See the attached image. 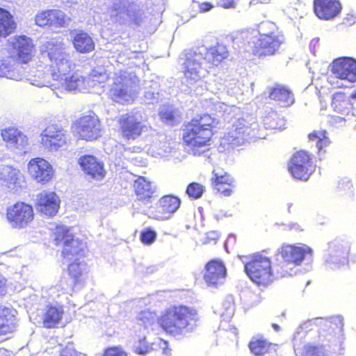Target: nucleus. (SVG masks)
Masks as SVG:
<instances>
[{
  "mask_svg": "<svg viewBox=\"0 0 356 356\" xmlns=\"http://www.w3.org/2000/svg\"><path fill=\"white\" fill-rule=\"evenodd\" d=\"M17 311L12 306L0 303V342L10 339L19 327Z\"/></svg>",
  "mask_w": 356,
  "mask_h": 356,
  "instance_id": "nucleus-17",
  "label": "nucleus"
},
{
  "mask_svg": "<svg viewBox=\"0 0 356 356\" xmlns=\"http://www.w3.org/2000/svg\"><path fill=\"white\" fill-rule=\"evenodd\" d=\"M111 10L115 12L113 18L115 23L123 25L127 22L126 18L123 16L125 13L128 17L129 26H138L141 24L143 19V13L141 10L134 8H127L120 3L113 4Z\"/></svg>",
  "mask_w": 356,
  "mask_h": 356,
  "instance_id": "nucleus-24",
  "label": "nucleus"
},
{
  "mask_svg": "<svg viewBox=\"0 0 356 356\" xmlns=\"http://www.w3.org/2000/svg\"><path fill=\"white\" fill-rule=\"evenodd\" d=\"M272 327L277 332L280 331V326L276 323H273Z\"/></svg>",
  "mask_w": 356,
  "mask_h": 356,
  "instance_id": "nucleus-51",
  "label": "nucleus"
},
{
  "mask_svg": "<svg viewBox=\"0 0 356 356\" xmlns=\"http://www.w3.org/2000/svg\"><path fill=\"white\" fill-rule=\"evenodd\" d=\"M1 137L8 146L25 152L29 146L27 136L17 128L10 127L1 130Z\"/></svg>",
  "mask_w": 356,
  "mask_h": 356,
  "instance_id": "nucleus-27",
  "label": "nucleus"
},
{
  "mask_svg": "<svg viewBox=\"0 0 356 356\" xmlns=\"http://www.w3.org/2000/svg\"><path fill=\"white\" fill-rule=\"evenodd\" d=\"M302 356H327L322 345L307 344L304 347Z\"/></svg>",
  "mask_w": 356,
  "mask_h": 356,
  "instance_id": "nucleus-41",
  "label": "nucleus"
},
{
  "mask_svg": "<svg viewBox=\"0 0 356 356\" xmlns=\"http://www.w3.org/2000/svg\"><path fill=\"white\" fill-rule=\"evenodd\" d=\"M213 7V5L210 2H202L198 6L199 11L200 13H205L209 11Z\"/></svg>",
  "mask_w": 356,
  "mask_h": 356,
  "instance_id": "nucleus-47",
  "label": "nucleus"
},
{
  "mask_svg": "<svg viewBox=\"0 0 356 356\" xmlns=\"http://www.w3.org/2000/svg\"><path fill=\"white\" fill-rule=\"evenodd\" d=\"M198 313L195 308L175 305L164 310L157 318L160 327L168 335H185L197 327Z\"/></svg>",
  "mask_w": 356,
  "mask_h": 356,
  "instance_id": "nucleus-5",
  "label": "nucleus"
},
{
  "mask_svg": "<svg viewBox=\"0 0 356 356\" xmlns=\"http://www.w3.org/2000/svg\"><path fill=\"white\" fill-rule=\"evenodd\" d=\"M216 6L225 9L235 8L236 0H218Z\"/></svg>",
  "mask_w": 356,
  "mask_h": 356,
  "instance_id": "nucleus-46",
  "label": "nucleus"
},
{
  "mask_svg": "<svg viewBox=\"0 0 356 356\" xmlns=\"http://www.w3.org/2000/svg\"><path fill=\"white\" fill-rule=\"evenodd\" d=\"M74 133L80 140L91 142L102 136V123L97 115L90 111L80 115L72 123Z\"/></svg>",
  "mask_w": 356,
  "mask_h": 356,
  "instance_id": "nucleus-8",
  "label": "nucleus"
},
{
  "mask_svg": "<svg viewBox=\"0 0 356 356\" xmlns=\"http://www.w3.org/2000/svg\"><path fill=\"white\" fill-rule=\"evenodd\" d=\"M332 74L339 79L350 83L356 82V60L351 57H339L330 65Z\"/></svg>",
  "mask_w": 356,
  "mask_h": 356,
  "instance_id": "nucleus-19",
  "label": "nucleus"
},
{
  "mask_svg": "<svg viewBox=\"0 0 356 356\" xmlns=\"http://www.w3.org/2000/svg\"><path fill=\"white\" fill-rule=\"evenodd\" d=\"M313 10L318 19L329 21L341 13L342 6L339 0H314Z\"/></svg>",
  "mask_w": 356,
  "mask_h": 356,
  "instance_id": "nucleus-23",
  "label": "nucleus"
},
{
  "mask_svg": "<svg viewBox=\"0 0 356 356\" xmlns=\"http://www.w3.org/2000/svg\"><path fill=\"white\" fill-rule=\"evenodd\" d=\"M54 235L55 244L63 245V257L67 259L75 258V261L70 263L67 269L68 275L72 280L70 287L74 291L84 284L86 264L83 261L78 262L77 261L85 257L86 246L81 240L74 238L69 229L63 226L56 227Z\"/></svg>",
  "mask_w": 356,
  "mask_h": 356,
  "instance_id": "nucleus-3",
  "label": "nucleus"
},
{
  "mask_svg": "<svg viewBox=\"0 0 356 356\" xmlns=\"http://www.w3.org/2000/svg\"><path fill=\"white\" fill-rule=\"evenodd\" d=\"M63 307L58 305H47L44 308L42 317V323L47 329L55 328L63 319Z\"/></svg>",
  "mask_w": 356,
  "mask_h": 356,
  "instance_id": "nucleus-29",
  "label": "nucleus"
},
{
  "mask_svg": "<svg viewBox=\"0 0 356 356\" xmlns=\"http://www.w3.org/2000/svg\"><path fill=\"white\" fill-rule=\"evenodd\" d=\"M60 356H81V354L77 352L72 346H66L61 350Z\"/></svg>",
  "mask_w": 356,
  "mask_h": 356,
  "instance_id": "nucleus-45",
  "label": "nucleus"
},
{
  "mask_svg": "<svg viewBox=\"0 0 356 356\" xmlns=\"http://www.w3.org/2000/svg\"><path fill=\"white\" fill-rule=\"evenodd\" d=\"M352 106L348 97L344 92H337L333 95L332 106L336 112L348 115L352 109Z\"/></svg>",
  "mask_w": 356,
  "mask_h": 356,
  "instance_id": "nucleus-34",
  "label": "nucleus"
},
{
  "mask_svg": "<svg viewBox=\"0 0 356 356\" xmlns=\"http://www.w3.org/2000/svg\"><path fill=\"white\" fill-rule=\"evenodd\" d=\"M152 350L151 344L146 340L145 337L138 339L134 346V352L138 355H145Z\"/></svg>",
  "mask_w": 356,
  "mask_h": 356,
  "instance_id": "nucleus-43",
  "label": "nucleus"
},
{
  "mask_svg": "<svg viewBox=\"0 0 356 356\" xmlns=\"http://www.w3.org/2000/svg\"><path fill=\"white\" fill-rule=\"evenodd\" d=\"M159 117L165 124L174 126L178 122L179 115L177 112L171 107H165L159 112Z\"/></svg>",
  "mask_w": 356,
  "mask_h": 356,
  "instance_id": "nucleus-37",
  "label": "nucleus"
},
{
  "mask_svg": "<svg viewBox=\"0 0 356 356\" xmlns=\"http://www.w3.org/2000/svg\"><path fill=\"white\" fill-rule=\"evenodd\" d=\"M276 346L263 336L252 337L248 343L250 352L255 356H264L272 351L276 352Z\"/></svg>",
  "mask_w": 356,
  "mask_h": 356,
  "instance_id": "nucleus-31",
  "label": "nucleus"
},
{
  "mask_svg": "<svg viewBox=\"0 0 356 356\" xmlns=\"http://www.w3.org/2000/svg\"><path fill=\"white\" fill-rule=\"evenodd\" d=\"M67 47L63 38L58 37L46 41L40 46V55L47 58L51 76L58 81L60 86L67 91H79L83 88L86 78L77 72L70 73L76 67L75 63L67 51Z\"/></svg>",
  "mask_w": 356,
  "mask_h": 356,
  "instance_id": "nucleus-1",
  "label": "nucleus"
},
{
  "mask_svg": "<svg viewBox=\"0 0 356 356\" xmlns=\"http://www.w3.org/2000/svg\"><path fill=\"white\" fill-rule=\"evenodd\" d=\"M229 56L227 47L216 43L206 49L204 54L193 51L186 54L183 74L191 81H197L205 77L209 70L218 67Z\"/></svg>",
  "mask_w": 356,
  "mask_h": 356,
  "instance_id": "nucleus-4",
  "label": "nucleus"
},
{
  "mask_svg": "<svg viewBox=\"0 0 356 356\" xmlns=\"http://www.w3.org/2000/svg\"><path fill=\"white\" fill-rule=\"evenodd\" d=\"M28 172L38 183L45 184L51 181L54 175L52 165L44 159H31L28 163Z\"/></svg>",
  "mask_w": 356,
  "mask_h": 356,
  "instance_id": "nucleus-21",
  "label": "nucleus"
},
{
  "mask_svg": "<svg viewBox=\"0 0 356 356\" xmlns=\"http://www.w3.org/2000/svg\"><path fill=\"white\" fill-rule=\"evenodd\" d=\"M70 22V17L59 9L53 8L42 10L35 16V24L42 28H64L67 26Z\"/></svg>",
  "mask_w": 356,
  "mask_h": 356,
  "instance_id": "nucleus-18",
  "label": "nucleus"
},
{
  "mask_svg": "<svg viewBox=\"0 0 356 356\" xmlns=\"http://www.w3.org/2000/svg\"><path fill=\"white\" fill-rule=\"evenodd\" d=\"M204 186L197 182L190 183L186 189V193L192 199H198L204 193Z\"/></svg>",
  "mask_w": 356,
  "mask_h": 356,
  "instance_id": "nucleus-40",
  "label": "nucleus"
},
{
  "mask_svg": "<svg viewBox=\"0 0 356 356\" xmlns=\"http://www.w3.org/2000/svg\"><path fill=\"white\" fill-rule=\"evenodd\" d=\"M132 186L138 201L148 202L155 196V188L152 186V181L144 176H138Z\"/></svg>",
  "mask_w": 356,
  "mask_h": 356,
  "instance_id": "nucleus-28",
  "label": "nucleus"
},
{
  "mask_svg": "<svg viewBox=\"0 0 356 356\" xmlns=\"http://www.w3.org/2000/svg\"><path fill=\"white\" fill-rule=\"evenodd\" d=\"M35 213L32 205L22 201L7 207L6 218L13 229H22L29 227L34 220Z\"/></svg>",
  "mask_w": 356,
  "mask_h": 356,
  "instance_id": "nucleus-10",
  "label": "nucleus"
},
{
  "mask_svg": "<svg viewBox=\"0 0 356 356\" xmlns=\"http://www.w3.org/2000/svg\"><path fill=\"white\" fill-rule=\"evenodd\" d=\"M284 42L283 35L278 31L260 35L252 47V54L258 58L275 55Z\"/></svg>",
  "mask_w": 356,
  "mask_h": 356,
  "instance_id": "nucleus-14",
  "label": "nucleus"
},
{
  "mask_svg": "<svg viewBox=\"0 0 356 356\" xmlns=\"http://www.w3.org/2000/svg\"><path fill=\"white\" fill-rule=\"evenodd\" d=\"M250 124L244 118H238L221 138L220 145L225 149L242 145L250 138Z\"/></svg>",
  "mask_w": 356,
  "mask_h": 356,
  "instance_id": "nucleus-13",
  "label": "nucleus"
},
{
  "mask_svg": "<svg viewBox=\"0 0 356 356\" xmlns=\"http://www.w3.org/2000/svg\"><path fill=\"white\" fill-rule=\"evenodd\" d=\"M268 97L270 99L278 102L284 106H291L295 102L291 90L280 84H276L270 89Z\"/></svg>",
  "mask_w": 356,
  "mask_h": 356,
  "instance_id": "nucleus-32",
  "label": "nucleus"
},
{
  "mask_svg": "<svg viewBox=\"0 0 356 356\" xmlns=\"http://www.w3.org/2000/svg\"><path fill=\"white\" fill-rule=\"evenodd\" d=\"M60 200L54 192L42 191L37 195L35 207L40 215L51 217L60 208Z\"/></svg>",
  "mask_w": 356,
  "mask_h": 356,
  "instance_id": "nucleus-22",
  "label": "nucleus"
},
{
  "mask_svg": "<svg viewBox=\"0 0 356 356\" xmlns=\"http://www.w3.org/2000/svg\"><path fill=\"white\" fill-rule=\"evenodd\" d=\"M203 279L210 287H217L222 284L227 276V269L224 263L217 259H213L204 265Z\"/></svg>",
  "mask_w": 356,
  "mask_h": 356,
  "instance_id": "nucleus-20",
  "label": "nucleus"
},
{
  "mask_svg": "<svg viewBox=\"0 0 356 356\" xmlns=\"http://www.w3.org/2000/svg\"><path fill=\"white\" fill-rule=\"evenodd\" d=\"M219 122L211 114H197L186 121L181 128V143L194 156H200L210 149Z\"/></svg>",
  "mask_w": 356,
  "mask_h": 356,
  "instance_id": "nucleus-2",
  "label": "nucleus"
},
{
  "mask_svg": "<svg viewBox=\"0 0 356 356\" xmlns=\"http://www.w3.org/2000/svg\"><path fill=\"white\" fill-rule=\"evenodd\" d=\"M127 86L121 82H114L109 91L110 98L118 103H122L127 100L128 96Z\"/></svg>",
  "mask_w": 356,
  "mask_h": 356,
  "instance_id": "nucleus-35",
  "label": "nucleus"
},
{
  "mask_svg": "<svg viewBox=\"0 0 356 356\" xmlns=\"http://www.w3.org/2000/svg\"><path fill=\"white\" fill-rule=\"evenodd\" d=\"M117 131L121 138L126 141H134L139 138L147 130L142 118L133 112L120 115L116 118Z\"/></svg>",
  "mask_w": 356,
  "mask_h": 356,
  "instance_id": "nucleus-9",
  "label": "nucleus"
},
{
  "mask_svg": "<svg viewBox=\"0 0 356 356\" xmlns=\"http://www.w3.org/2000/svg\"><path fill=\"white\" fill-rule=\"evenodd\" d=\"M20 172L19 170L8 168L0 178L3 184L8 187L15 186L19 183Z\"/></svg>",
  "mask_w": 356,
  "mask_h": 356,
  "instance_id": "nucleus-38",
  "label": "nucleus"
},
{
  "mask_svg": "<svg viewBox=\"0 0 356 356\" xmlns=\"http://www.w3.org/2000/svg\"><path fill=\"white\" fill-rule=\"evenodd\" d=\"M181 199L173 194H165L158 199L152 208L154 219L168 220L179 209Z\"/></svg>",
  "mask_w": 356,
  "mask_h": 356,
  "instance_id": "nucleus-16",
  "label": "nucleus"
},
{
  "mask_svg": "<svg viewBox=\"0 0 356 356\" xmlns=\"http://www.w3.org/2000/svg\"><path fill=\"white\" fill-rule=\"evenodd\" d=\"M7 291L6 280L4 277H0V296L6 295Z\"/></svg>",
  "mask_w": 356,
  "mask_h": 356,
  "instance_id": "nucleus-48",
  "label": "nucleus"
},
{
  "mask_svg": "<svg viewBox=\"0 0 356 356\" xmlns=\"http://www.w3.org/2000/svg\"><path fill=\"white\" fill-rule=\"evenodd\" d=\"M346 121V119L344 117H340V116H332L330 122L332 124H337L339 122H344Z\"/></svg>",
  "mask_w": 356,
  "mask_h": 356,
  "instance_id": "nucleus-49",
  "label": "nucleus"
},
{
  "mask_svg": "<svg viewBox=\"0 0 356 356\" xmlns=\"http://www.w3.org/2000/svg\"><path fill=\"white\" fill-rule=\"evenodd\" d=\"M72 43L79 54H89L95 50V43L92 38L85 31H74Z\"/></svg>",
  "mask_w": 356,
  "mask_h": 356,
  "instance_id": "nucleus-30",
  "label": "nucleus"
},
{
  "mask_svg": "<svg viewBox=\"0 0 356 356\" xmlns=\"http://www.w3.org/2000/svg\"><path fill=\"white\" fill-rule=\"evenodd\" d=\"M312 254L313 250L307 245L298 246L283 243L276 252V256L281 259L279 264L281 276L291 275L294 268L301 265L307 257H312Z\"/></svg>",
  "mask_w": 356,
  "mask_h": 356,
  "instance_id": "nucleus-7",
  "label": "nucleus"
},
{
  "mask_svg": "<svg viewBox=\"0 0 356 356\" xmlns=\"http://www.w3.org/2000/svg\"><path fill=\"white\" fill-rule=\"evenodd\" d=\"M40 143L49 152L67 148L70 143L67 131L56 124L47 125L40 134Z\"/></svg>",
  "mask_w": 356,
  "mask_h": 356,
  "instance_id": "nucleus-11",
  "label": "nucleus"
},
{
  "mask_svg": "<svg viewBox=\"0 0 356 356\" xmlns=\"http://www.w3.org/2000/svg\"><path fill=\"white\" fill-rule=\"evenodd\" d=\"M312 164V154L308 151L299 149L291 155L287 168L294 179L307 181L313 172Z\"/></svg>",
  "mask_w": 356,
  "mask_h": 356,
  "instance_id": "nucleus-12",
  "label": "nucleus"
},
{
  "mask_svg": "<svg viewBox=\"0 0 356 356\" xmlns=\"http://www.w3.org/2000/svg\"><path fill=\"white\" fill-rule=\"evenodd\" d=\"M353 97L356 98V93L355 95H353Z\"/></svg>",
  "mask_w": 356,
  "mask_h": 356,
  "instance_id": "nucleus-52",
  "label": "nucleus"
},
{
  "mask_svg": "<svg viewBox=\"0 0 356 356\" xmlns=\"http://www.w3.org/2000/svg\"><path fill=\"white\" fill-rule=\"evenodd\" d=\"M156 317V314L154 312L144 310L140 312L137 320L140 325L146 328L154 324Z\"/></svg>",
  "mask_w": 356,
  "mask_h": 356,
  "instance_id": "nucleus-39",
  "label": "nucleus"
},
{
  "mask_svg": "<svg viewBox=\"0 0 356 356\" xmlns=\"http://www.w3.org/2000/svg\"><path fill=\"white\" fill-rule=\"evenodd\" d=\"M244 264V272L257 286L266 288L275 280L272 259L261 252H255L247 257Z\"/></svg>",
  "mask_w": 356,
  "mask_h": 356,
  "instance_id": "nucleus-6",
  "label": "nucleus"
},
{
  "mask_svg": "<svg viewBox=\"0 0 356 356\" xmlns=\"http://www.w3.org/2000/svg\"><path fill=\"white\" fill-rule=\"evenodd\" d=\"M156 238V232L151 227H146L140 232V239L145 245L152 244Z\"/></svg>",
  "mask_w": 356,
  "mask_h": 356,
  "instance_id": "nucleus-42",
  "label": "nucleus"
},
{
  "mask_svg": "<svg viewBox=\"0 0 356 356\" xmlns=\"http://www.w3.org/2000/svg\"><path fill=\"white\" fill-rule=\"evenodd\" d=\"M9 45L15 53L16 64H27L35 56L36 49L33 40L26 35H15L9 40Z\"/></svg>",
  "mask_w": 356,
  "mask_h": 356,
  "instance_id": "nucleus-15",
  "label": "nucleus"
},
{
  "mask_svg": "<svg viewBox=\"0 0 356 356\" xmlns=\"http://www.w3.org/2000/svg\"><path fill=\"white\" fill-rule=\"evenodd\" d=\"M102 356H128L127 353L120 346H112L106 348Z\"/></svg>",
  "mask_w": 356,
  "mask_h": 356,
  "instance_id": "nucleus-44",
  "label": "nucleus"
},
{
  "mask_svg": "<svg viewBox=\"0 0 356 356\" xmlns=\"http://www.w3.org/2000/svg\"><path fill=\"white\" fill-rule=\"evenodd\" d=\"M10 68V65L9 63H6V61H3L0 65V70H6V71L9 72Z\"/></svg>",
  "mask_w": 356,
  "mask_h": 356,
  "instance_id": "nucleus-50",
  "label": "nucleus"
},
{
  "mask_svg": "<svg viewBox=\"0 0 356 356\" xmlns=\"http://www.w3.org/2000/svg\"><path fill=\"white\" fill-rule=\"evenodd\" d=\"M307 138L310 141L316 143L319 151L323 150L330 143L325 129L314 130L308 134Z\"/></svg>",
  "mask_w": 356,
  "mask_h": 356,
  "instance_id": "nucleus-36",
  "label": "nucleus"
},
{
  "mask_svg": "<svg viewBox=\"0 0 356 356\" xmlns=\"http://www.w3.org/2000/svg\"><path fill=\"white\" fill-rule=\"evenodd\" d=\"M211 179L212 188L220 195L228 197L233 193L235 187L234 179L227 172H219L213 170Z\"/></svg>",
  "mask_w": 356,
  "mask_h": 356,
  "instance_id": "nucleus-25",
  "label": "nucleus"
},
{
  "mask_svg": "<svg viewBox=\"0 0 356 356\" xmlns=\"http://www.w3.org/2000/svg\"><path fill=\"white\" fill-rule=\"evenodd\" d=\"M17 29L14 17L8 10L0 7V38H6Z\"/></svg>",
  "mask_w": 356,
  "mask_h": 356,
  "instance_id": "nucleus-33",
  "label": "nucleus"
},
{
  "mask_svg": "<svg viewBox=\"0 0 356 356\" xmlns=\"http://www.w3.org/2000/svg\"><path fill=\"white\" fill-rule=\"evenodd\" d=\"M82 170L92 179H101L105 176L104 163L95 156L86 154L78 161Z\"/></svg>",
  "mask_w": 356,
  "mask_h": 356,
  "instance_id": "nucleus-26",
  "label": "nucleus"
}]
</instances>
